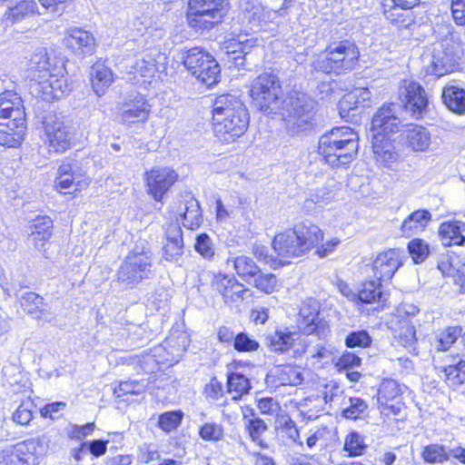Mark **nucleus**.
<instances>
[{"label": "nucleus", "instance_id": "obj_1", "mask_svg": "<svg viewBox=\"0 0 465 465\" xmlns=\"http://www.w3.org/2000/svg\"><path fill=\"white\" fill-rule=\"evenodd\" d=\"M213 133L222 143L241 137L249 125V114L243 103L232 94H222L213 104Z\"/></svg>", "mask_w": 465, "mask_h": 465}, {"label": "nucleus", "instance_id": "obj_2", "mask_svg": "<svg viewBox=\"0 0 465 465\" xmlns=\"http://www.w3.org/2000/svg\"><path fill=\"white\" fill-rule=\"evenodd\" d=\"M322 240L323 232L317 225L301 223L292 229L277 233L272 245L283 264L290 262V259L305 255Z\"/></svg>", "mask_w": 465, "mask_h": 465}, {"label": "nucleus", "instance_id": "obj_3", "mask_svg": "<svg viewBox=\"0 0 465 465\" xmlns=\"http://www.w3.org/2000/svg\"><path fill=\"white\" fill-rule=\"evenodd\" d=\"M31 69L34 78L38 82V91L45 101L61 98L69 90L63 64L51 62L45 48L35 52L31 58Z\"/></svg>", "mask_w": 465, "mask_h": 465}, {"label": "nucleus", "instance_id": "obj_4", "mask_svg": "<svg viewBox=\"0 0 465 465\" xmlns=\"http://www.w3.org/2000/svg\"><path fill=\"white\" fill-rule=\"evenodd\" d=\"M359 57L360 51L354 42L334 41L313 60L312 67L317 72L342 74L356 67Z\"/></svg>", "mask_w": 465, "mask_h": 465}, {"label": "nucleus", "instance_id": "obj_5", "mask_svg": "<svg viewBox=\"0 0 465 465\" xmlns=\"http://www.w3.org/2000/svg\"><path fill=\"white\" fill-rule=\"evenodd\" d=\"M316 103L307 94L293 92L281 102L280 113L288 124L290 132L297 134L312 125Z\"/></svg>", "mask_w": 465, "mask_h": 465}, {"label": "nucleus", "instance_id": "obj_6", "mask_svg": "<svg viewBox=\"0 0 465 465\" xmlns=\"http://www.w3.org/2000/svg\"><path fill=\"white\" fill-rule=\"evenodd\" d=\"M250 95L260 111L276 114L282 97L278 76L272 72L259 74L251 84Z\"/></svg>", "mask_w": 465, "mask_h": 465}, {"label": "nucleus", "instance_id": "obj_7", "mask_svg": "<svg viewBox=\"0 0 465 465\" xmlns=\"http://www.w3.org/2000/svg\"><path fill=\"white\" fill-rule=\"evenodd\" d=\"M228 0H189L187 21L195 30H209L226 15Z\"/></svg>", "mask_w": 465, "mask_h": 465}, {"label": "nucleus", "instance_id": "obj_8", "mask_svg": "<svg viewBox=\"0 0 465 465\" xmlns=\"http://www.w3.org/2000/svg\"><path fill=\"white\" fill-rule=\"evenodd\" d=\"M153 268L150 251L133 250L124 258L117 272V280L126 288H133L143 279L149 278Z\"/></svg>", "mask_w": 465, "mask_h": 465}, {"label": "nucleus", "instance_id": "obj_9", "mask_svg": "<svg viewBox=\"0 0 465 465\" xmlns=\"http://www.w3.org/2000/svg\"><path fill=\"white\" fill-rule=\"evenodd\" d=\"M187 70L202 84L210 87L218 83L221 68L209 53L199 47L187 50L183 56Z\"/></svg>", "mask_w": 465, "mask_h": 465}, {"label": "nucleus", "instance_id": "obj_10", "mask_svg": "<svg viewBox=\"0 0 465 465\" xmlns=\"http://www.w3.org/2000/svg\"><path fill=\"white\" fill-rule=\"evenodd\" d=\"M40 138L49 153H63L72 146L73 134L61 118L49 114L43 122Z\"/></svg>", "mask_w": 465, "mask_h": 465}, {"label": "nucleus", "instance_id": "obj_11", "mask_svg": "<svg viewBox=\"0 0 465 465\" xmlns=\"http://www.w3.org/2000/svg\"><path fill=\"white\" fill-rule=\"evenodd\" d=\"M306 336L288 328L276 330L266 335V343L272 351L286 353L293 358L305 355Z\"/></svg>", "mask_w": 465, "mask_h": 465}, {"label": "nucleus", "instance_id": "obj_12", "mask_svg": "<svg viewBox=\"0 0 465 465\" xmlns=\"http://www.w3.org/2000/svg\"><path fill=\"white\" fill-rule=\"evenodd\" d=\"M399 98L414 118L420 119L428 111L429 99L424 88L412 80H403L399 88Z\"/></svg>", "mask_w": 465, "mask_h": 465}, {"label": "nucleus", "instance_id": "obj_13", "mask_svg": "<svg viewBox=\"0 0 465 465\" xmlns=\"http://www.w3.org/2000/svg\"><path fill=\"white\" fill-rule=\"evenodd\" d=\"M39 438L30 439L0 450V465H37Z\"/></svg>", "mask_w": 465, "mask_h": 465}, {"label": "nucleus", "instance_id": "obj_14", "mask_svg": "<svg viewBox=\"0 0 465 465\" xmlns=\"http://www.w3.org/2000/svg\"><path fill=\"white\" fill-rule=\"evenodd\" d=\"M291 3L292 0H283L282 6L280 9L271 10L260 3L246 2L242 4L243 20L251 25L250 28L252 30H256L267 23L275 22L279 16L284 17Z\"/></svg>", "mask_w": 465, "mask_h": 465}, {"label": "nucleus", "instance_id": "obj_15", "mask_svg": "<svg viewBox=\"0 0 465 465\" xmlns=\"http://www.w3.org/2000/svg\"><path fill=\"white\" fill-rule=\"evenodd\" d=\"M357 133L348 126L334 127L331 131L322 134L318 143V153L324 161L334 152L345 144V150L352 151L353 143H350L352 137H356Z\"/></svg>", "mask_w": 465, "mask_h": 465}, {"label": "nucleus", "instance_id": "obj_16", "mask_svg": "<svg viewBox=\"0 0 465 465\" xmlns=\"http://www.w3.org/2000/svg\"><path fill=\"white\" fill-rule=\"evenodd\" d=\"M147 193L157 201H162L164 193L178 179V174L168 167H154L144 174Z\"/></svg>", "mask_w": 465, "mask_h": 465}, {"label": "nucleus", "instance_id": "obj_17", "mask_svg": "<svg viewBox=\"0 0 465 465\" xmlns=\"http://www.w3.org/2000/svg\"><path fill=\"white\" fill-rule=\"evenodd\" d=\"M212 288L219 292L225 303H235L244 299L248 289L232 274L219 272L211 282Z\"/></svg>", "mask_w": 465, "mask_h": 465}, {"label": "nucleus", "instance_id": "obj_18", "mask_svg": "<svg viewBox=\"0 0 465 465\" xmlns=\"http://www.w3.org/2000/svg\"><path fill=\"white\" fill-rule=\"evenodd\" d=\"M402 265L401 252L398 249H389L378 253L372 262L375 279L381 282L391 280Z\"/></svg>", "mask_w": 465, "mask_h": 465}, {"label": "nucleus", "instance_id": "obj_19", "mask_svg": "<svg viewBox=\"0 0 465 465\" xmlns=\"http://www.w3.org/2000/svg\"><path fill=\"white\" fill-rule=\"evenodd\" d=\"M401 106L395 104L383 105L374 114L371 121V130L374 134H382L388 138L390 134L398 131L401 121L397 116V112Z\"/></svg>", "mask_w": 465, "mask_h": 465}, {"label": "nucleus", "instance_id": "obj_20", "mask_svg": "<svg viewBox=\"0 0 465 465\" xmlns=\"http://www.w3.org/2000/svg\"><path fill=\"white\" fill-rule=\"evenodd\" d=\"M151 105L143 95L130 99L121 108L120 116L124 124L143 123L151 113Z\"/></svg>", "mask_w": 465, "mask_h": 465}, {"label": "nucleus", "instance_id": "obj_21", "mask_svg": "<svg viewBox=\"0 0 465 465\" xmlns=\"http://www.w3.org/2000/svg\"><path fill=\"white\" fill-rule=\"evenodd\" d=\"M183 218V225L188 229L194 230L203 222L202 211L199 202L192 193H186L179 203L178 211Z\"/></svg>", "mask_w": 465, "mask_h": 465}, {"label": "nucleus", "instance_id": "obj_22", "mask_svg": "<svg viewBox=\"0 0 465 465\" xmlns=\"http://www.w3.org/2000/svg\"><path fill=\"white\" fill-rule=\"evenodd\" d=\"M25 121L22 99L16 93L5 91L0 94V120Z\"/></svg>", "mask_w": 465, "mask_h": 465}, {"label": "nucleus", "instance_id": "obj_23", "mask_svg": "<svg viewBox=\"0 0 465 465\" xmlns=\"http://www.w3.org/2000/svg\"><path fill=\"white\" fill-rule=\"evenodd\" d=\"M144 53L136 58L134 64L132 66L131 73L134 77L140 76L147 79L154 78L155 75L163 69V64L159 60L165 59L161 54Z\"/></svg>", "mask_w": 465, "mask_h": 465}, {"label": "nucleus", "instance_id": "obj_24", "mask_svg": "<svg viewBox=\"0 0 465 465\" xmlns=\"http://www.w3.org/2000/svg\"><path fill=\"white\" fill-rule=\"evenodd\" d=\"M65 44L76 55L91 54L94 51V38L87 31L73 28L65 37Z\"/></svg>", "mask_w": 465, "mask_h": 465}, {"label": "nucleus", "instance_id": "obj_25", "mask_svg": "<svg viewBox=\"0 0 465 465\" xmlns=\"http://www.w3.org/2000/svg\"><path fill=\"white\" fill-rule=\"evenodd\" d=\"M268 381L275 387L297 386L302 383L303 377L299 367L285 364L273 368L268 375Z\"/></svg>", "mask_w": 465, "mask_h": 465}, {"label": "nucleus", "instance_id": "obj_26", "mask_svg": "<svg viewBox=\"0 0 465 465\" xmlns=\"http://www.w3.org/2000/svg\"><path fill=\"white\" fill-rule=\"evenodd\" d=\"M405 143L413 152H428L432 144L430 132L419 124L411 125L405 132Z\"/></svg>", "mask_w": 465, "mask_h": 465}, {"label": "nucleus", "instance_id": "obj_27", "mask_svg": "<svg viewBox=\"0 0 465 465\" xmlns=\"http://www.w3.org/2000/svg\"><path fill=\"white\" fill-rule=\"evenodd\" d=\"M371 92L367 87H356L351 93L344 95L340 102V114L342 118L349 115L350 111L359 107L369 106L371 101Z\"/></svg>", "mask_w": 465, "mask_h": 465}, {"label": "nucleus", "instance_id": "obj_28", "mask_svg": "<svg viewBox=\"0 0 465 465\" xmlns=\"http://www.w3.org/2000/svg\"><path fill=\"white\" fill-rule=\"evenodd\" d=\"M25 121L8 120L0 122V144L7 147H16L21 144L25 134Z\"/></svg>", "mask_w": 465, "mask_h": 465}, {"label": "nucleus", "instance_id": "obj_29", "mask_svg": "<svg viewBox=\"0 0 465 465\" xmlns=\"http://www.w3.org/2000/svg\"><path fill=\"white\" fill-rule=\"evenodd\" d=\"M38 13V5L35 0H21L9 6L3 15L5 25H13Z\"/></svg>", "mask_w": 465, "mask_h": 465}, {"label": "nucleus", "instance_id": "obj_30", "mask_svg": "<svg viewBox=\"0 0 465 465\" xmlns=\"http://www.w3.org/2000/svg\"><path fill=\"white\" fill-rule=\"evenodd\" d=\"M432 219L431 213L425 209H419L410 213L401 223V231L406 237L423 232Z\"/></svg>", "mask_w": 465, "mask_h": 465}, {"label": "nucleus", "instance_id": "obj_31", "mask_svg": "<svg viewBox=\"0 0 465 465\" xmlns=\"http://www.w3.org/2000/svg\"><path fill=\"white\" fill-rule=\"evenodd\" d=\"M465 223L460 221H448L440 223L439 236L442 245H462L465 242Z\"/></svg>", "mask_w": 465, "mask_h": 465}, {"label": "nucleus", "instance_id": "obj_32", "mask_svg": "<svg viewBox=\"0 0 465 465\" xmlns=\"http://www.w3.org/2000/svg\"><path fill=\"white\" fill-rule=\"evenodd\" d=\"M70 162H63L57 170L55 178V187L62 193L63 190H77V186L81 183L82 174L75 169Z\"/></svg>", "mask_w": 465, "mask_h": 465}, {"label": "nucleus", "instance_id": "obj_33", "mask_svg": "<svg viewBox=\"0 0 465 465\" xmlns=\"http://www.w3.org/2000/svg\"><path fill=\"white\" fill-rule=\"evenodd\" d=\"M244 35H238L237 39H230L225 43L224 49L226 54L232 55L231 59L236 66H243L245 57L249 54L251 49L254 46L253 38H244Z\"/></svg>", "mask_w": 465, "mask_h": 465}, {"label": "nucleus", "instance_id": "obj_34", "mask_svg": "<svg viewBox=\"0 0 465 465\" xmlns=\"http://www.w3.org/2000/svg\"><path fill=\"white\" fill-rule=\"evenodd\" d=\"M297 326L300 333L309 337L314 334L320 340H325L330 334V327L328 322L319 317H304L297 319Z\"/></svg>", "mask_w": 465, "mask_h": 465}, {"label": "nucleus", "instance_id": "obj_35", "mask_svg": "<svg viewBox=\"0 0 465 465\" xmlns=\"http://www.w3.org/2000/svg\"><path fill=\"white\" fill-rule=\"evenodd\" d=\"M53 221L48 216H39L33 221L30 238L35 248L43 249L52 236Z\"/></svg>", "mask_w": 465, "mask_h": 465}, {"label": "nucleus", "instance_id": "obj_36", "mask_svg": "<svg viewBox=\"0 0 465 465\" xmlns=\"http://www.w3.org/2000/svg\"><path fill=\"white\" fill-rule=\"evenodd\" d=\"M457 61L453 55L444 51H435L432 54L427 72L437 77L443 76L454 71Z\"/></svg>", "mask_w": 465, "mask_h": 465}, {"label": "nucleus", "instance_id": "obj_37", "mask_svg": "<svg viewBox=\"0 0 465 465\" xmlns=\"http://www.w3.org/2000/svg\"><path fill=\"white\" fill-rule=\"evenodd\" d=\"M371 143L375 158L381 164L386 165L397 160L398 153L394 151L389 138H385L384 134H373Z\"/></svg>", "mask_w": 465, "mask_h": 465}, {"label": "nucleus", "instance_id": "obj_38", "mask_svg": "<svg viewBox=\"0 0 465 465\" xmlns=\"http://www.w3.org/2000/svg\"><path fill=\"white\" fill-rule=\"evenodd\" d=\"M389 325L399 342L408 351L415 352L417 339L415 328L411 321H403L401 323L393 324L392 320H390Z\"/></svg>", "mask_w": 465, "mask_h": 465}, {"label": "nucleus", "instance_id": "obj_39", "mask_svg": "<svg viewBox=\"0 0 465 465\" xmlns=\"http://www.w3.org/2000/svg\"><path fill=\"white\" fill-rule=\"evenodd\" d=\"M90 74L94 91L102 96L114 82L112 70L104 64L96 63L92 66Z\"/></svg>", "mask_w": 465, "mask_h": 465}, {"label": "nucleus", "instance_id": "obj_40", "mask_svg": "<svg viewBox=\"0 0 465 465\" xmlns=\"http://www.w3.org/2000/svg\"><path fill=\"white\" fill-rule=\"evenodd\" d=\"M442 101L446 107L457 114H465V89L447 85L442 90Z\"/></svg>", "mask_w": 465, "mask_h": 465}, {"label": "nucleus", "instance_id": "obj_41", "mask_svg": "<svg viewBox=\"0 0 465 465\" xmlns=\"http://www.w3.org/2000/svg\"><path fill=\"white\" fill-rule=\"evenodd\" d=\"M343 397L345 396L343 395V391L340 386L334 382H331L325 386L322 397L316 396L304 399L300 402V406L305 407L308 406V402L312 403L313 401L316 402L314 406H319L321 408L322 404L327 403L341 406V401H342Z\"/></svg>", "mask_w": 465, "mask_h": 465}, {"label": "nucleus", "instance_id": "obj_42", "mask_svg": "<svg viewBox=\"0 0 465 465\" xmlns=\"http://www.w3.org/2000/svg\"><path fill=\"white\" fill-rule=\"evenodd\" d=\"M358 140L359 137L358 134H356V137H352L351 140H350V143H353L352 151L345 150V144H343L341 149H338L325 160L326 163L330 164L333 168H339L351 163L358 153Z\"/></svg>", "mask_w": 465, "mask_h": 465}, {"label": "nucleus", "instance_id": "obj_43", "mask_svg": "<svg viewBox=\"0 0 465 465\" xmlns=\"http://www.w3.org/2000/svg\"><path fill=\"white\" fill-rule=\"evenodd\" d=\"M227 262L228 264L232 263L237 274L244 281L255 277L260 272V268L255 262L245 255L228 258Z\"/></svg>", "mask_w": 465, "mask_h": 465}, {"label": "nucleus", "instance_id": "obj_44", "mask_svg": "<svg viewBox=\"0 0 465 465\" xmlns=\"http://www.w3.org/2000/svg\"><path fill=\"white\" fill-rule=\"evenodd\" d=\"M341 407L343 418L357 420L366 411L368 404L359 397H343Z\"/></svg>", "mask_w": 465, "mask_h": 465}, {"label": "nucleus", "instance_id": "obj_45", "mask_svg": "<svg viewBox=\"0 0 465 465\" xmlns=\"http://www.w3.org/2000/svg\"><path fill=\"white\" fill-rule=\"evenodd\" d=\"M440 369L447 384L452 389H458L460 385L465 384V361H460L457 364H450Z\"/></svg>", "mask_w": 465, "mask_h": 465}, {"label": "nucleus", "instance_id": "obj_46", "mask_svg": "<svg viewBox=\"0 0 465 465\" xmlns=\"http://www.w3.org/2000/svg\"><path fill=\"white\" fill-rule=\"evenodd\" d=\"M421 458L429 464H440L448 461L450 458V450L442 444H429L423 447Z\"/></svg>", "mask_w": 465, "mask_h": 465}, {"label": "nucleus", "instance_id": "obj_47", "mask_svg": "<svg viewBox=\"0 0 465 465\" xmlns=\"http://www.w3.org/2000/svg\"><path fill=\"white\" fill-rule=\"evenodd\" d=\"M462 329L459 326L449 327L435 335L432 343L434 349L438 351H448L457 339L461 335Z\"/></svg>", "mask_w": 465, "mask_h": 465}, {"label": "nucleus", "instance_id": "obj_48", "mask_svg": "<svg viewBox=\"0 0 465 465\" xmlns=\"http://www.w3.org/2000/svg\"><path fill=\"white\" fill-rule=\"evenodd\" d=\"M381 282L377 279L362 284L358 293V299L362 303H372L382 299Z\"/></svg>", "mask_w": 465, "mask_h": 465}, {"label": "nucleus", "instance_id": "obj_49", "mask_svg": "<svg viewBox=\"0 0 465 465\" xmlns=\"http://www.w3.org/2000/svg\"><path fill=\"white\" fill-rule=\"evenodd\" d=\"M228 391L235 392L234 400H238L242 395L248 393L251 389L250 381L244 375L239 372H232L228 375L227 379Z\"/></svg>", "mask_w": 465, "mask_h": 465}, {"label": "nucleus", "instance_id": "obj_50", "mask_svg": "<svg viewBox=\"0 0 465 465\" xmlns=\"http://www.w3.org/2000/svg\"><path fill=\"white\" fill-rule=\"evenodd\" d=\"M366 447L363 436L357 431H351L345 438L343 450L349 456L355 457L362 455Z\"/></svg>", "mask_w": 465, "mask_h": 465}, {"label": "nucleus", "instance_id": "obj_51", "mask_svg": "<svg viewBox=\"0 0 465 465\" xmlns=\"http://www.w3.org/2000/svg\"><path fill=\"white\" fill-rule=\"evenodd\" d=\"M408 250L415 263L424 262L430 253L429 244L420 238L411 240L408 244Z\"/></svg>", "mask_w": 465, "mask_h": 465}, {"label": "nucleus", "instance_id": "obj_52", "mask_svg": "<svg viewBox=\"0 0 465 465\" xmlns=\"http://www.w3.org/2000/svg\"><path fill=\"white\" fill-rule=\"evenodd\" d=\"M24 310L29 314L43 311L44 299L33 292H25L20 299Z\"/></svg>", "mask_w": 465, "mask_h": 465}, {"label": "nucleus", "instance_id": "obj_53", "mask_svg": "<svg viewBox=\"0 0 465 465\" xmlns=\"http://www.w3.org/2000/svg\"><path fill=\"white\" fill-rule=\"evenodd\" d=\"M195 251L204 259L212 260L215 254L214 244L206 233H201L196 237Z\"/></svg>", "mask_w": 465, "mask_h": 465}, {"label": "nucleus", "instance_id": "obj_54", "mask_svg": "<svg viewBox=\"0 0 465 465\" xmlns=\"http://www.w3.org/2000/svg\"><path fill=\"white\" fill-rule=\"evenodd\" d=\"M232 346L239 352H252L259 349L260 343L252 335L239 332L236 334Z\"/></svg>", "mask_w": 465, "mask_h": 465}, {"label": "nucleus", "instance_id": "obj_55", "mask_svg": "<svg viewBox=\"0 0 465 465\" xmlns=\"http://www.w3.org/2000/svg\"><path fill=\"white\" fill-rule=\"evenodd\" d=\"M183 420L181 411H168L160 415L158 426L164 431L170 432L177 429Z\"/></svg>", "mask_w": 465, "mask_h": 465}, {"label": "nucleus", "instance_id": "obj_56", "mask_svg": "<svg viewBox=\"0 0 465 465\" xmlns=\"http://www.w3.org/2000/svg\"><path fill=\"white\" fill-rule=\"evenodd\" d=\"M245 427L252 440L263 447L262 436L268 429L266 423L260 418H254L248 420Z\"/></svg>", "mask_w": 465, "mask_h": 465}, {"label": "nucleus", "instance_id": "obj_57", "mask_svg": "<svg viewBox=\"0 0 465 465\" xmlns=\"http://www.w3.org/2000/svg\"><path fill=\"white\" fill-rule=\"evenodd\" d=\"M390 1L393 5L389 10H384L386 19L392 24L407 25V10L410 8L403 7L401 5H397V3L392 0Z\"/></svg>", "mask_w": 465, "mask_h": 465}, {"label": "nucleus", "instance_id": "obj_58", "mask_svg": "<svg viewBox=\"0 0 465 465\" xmlns=\"http://www.w3.org/2000/svg\"><path fill=\"white\" fill-rule=\"evenodd\" d=\"M306 349H305V354H307L308 357H311L312 359H318V360H328L331 357V351L328 349L325 345L322 343H318L316 345H312V341L310 337L306 336Z\"/></svg>", "mask_w": 465, "mask_h": 465}, {"label": "nucleus", "instance_id": "obj_59", "mask_svg": "<svg viewBox=\"0 0 465 465\" xmlns=\"http://www.w3.org/2000/svg\"><path fill=\"white\" fill-rule=\"evenodd\" d=\"M371 337L367 331H356L348 334L345 339V344L349 348L362 347L366 348L371 344Z\"/></svg>", "mask_w": 465, "mask_h": 465}, {"label": "nucleus", "instance_id": "obj_60", "mask_svg": "<svg viewBox=\"0 0 465 465\" xmlns=\"http://www.w3.org/2000/svg\"><path fill=\"white\" fill-rule=\"evenodd\" d=\"M199 434L204 440L218 441L223 437V428L217 423L206 422L200 428Z\"/></svg>", "mask_w": 465, "mask_h": 465}, {"label": "nucleus", "instance_id": "obj_61", "mask_svg": "<svg viewBox=\"0 0 465 465\" xmlns=\"http://www.w3.org/2000/svg\"><path fill=\"white\" fill-rule=\"evenodd\" d=\"M254 278V286L266 292L272 293L275 291L277 286V278L272 273H262L256 275Z\"/></svg>", "mask_w": 465, "mask_h": 465}, {"label": "nucleus", "instance_id": "obj_62", "mask_svg": "<svg viewBox=\"0 0 465 465\" xmlns=\"http://www.w3.org/2000/svg\"><path fill=\"white\" fill-rule=\"evenodd\" d=\"M419 308L411 303H405L400 306L396 312L391 316L393 324L401 323L403 321H411V317H414L419 312Z\"/></svg>", "mask_w": 465, "mask_h": 465}, {"label": "nucleus", "instance_id": "obj_63", "mask_svg": "<svg viewBox=\"0 0 465 465\" xmlns=\"http://www.w3.org/2000/svg\"><path fill=\"white\" fill-rule=\"evenodd\" d=\"M163 251L164 260L170 262L178 263L180 262L183 253V243L166 242Z\"/></svg>", "mask_w": 465, "mask_h": 465}, {"label": "nucleus", "instance_id": "obj_64", "mask_svg": "<svg viewBox=\"0 0 465 465\" xmlns=\"http://www.w3.org/2000/svg\"><path fill=\"white\" fill-rule=\"evenodd\" d=\"M32 402L21 403L16 411L13 413L12 419L20 425H27L33 419Z\"/></svg>", "mask_w": 465, "mask_h": 465}]
</instances>
